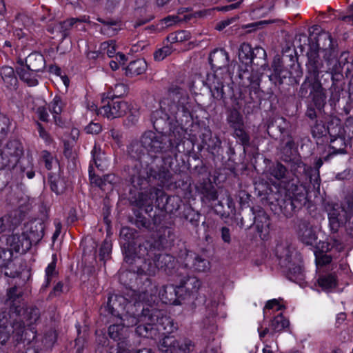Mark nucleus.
I'll return each mask as SVG.
<instances>
[{"mask_svg":"<svg viewBox=\"0 0 353 353\" xmlns=\"http://www.w3.org/2000/svg\"><path fill=\"white\" fill-rule=\"evenodd\" d=\"M124 253L125 261L129 263H134L137 267V272L139 274H154L157 269L168 267L173 259L169 254H157L154 248L148 241L140 245L134 254L132 253L130 245H128Z\"/></svg>","mask_w":353,"mask_h":353,"instance_id":"f257e3e1","label":"nucleus"},{"mask_svg":"<svg viewBox=\"0 0 353 353\" xmlns=\"http://www.w3.org/2000/svg\"><path fill=\"white\" fill-rule=\"evenodd\" d=\"M144 287L137 294L139 302L151 305L159 301L165 304L178 305L179 294H176L177 288L173 285L162 286L159 290L149 279L144 283Z\"/></svg>","mask_w":353,"mask_h":353,"instance_id":"f03ea898","label":"nucleus"},{"mask_svg":"<svg viewBox=\"0 0 353 353\" xmlns=\"http://www.w3.org/2000/svg\"><path fill=\"white\" fill-rule=\"evenodd\" d=\"M210 63L214 70V80L212 88L223 94V79L228 75L227 66L229 62L228 54L223 49L215 50L210 55Z\"/></svg>","mask_w":353,"mask_h":353,"instance_id":"7ed1b4c3","label":"nucleus"},{"mask_svg":"<svg viewBox=\"0 0 353 353\" xmlns=\"http://www.w3.org/2000/svg\"><path fill=\"white\" fill-rule=\"evenodd\" d=\"M327 132L331 137V148L334 153L335 154H344L345 153L346 139H350L353 137V119H348L343 129L338 121L335 125L332 123L328 125Z\"/></svg>","mask_w":353,"mask_h":353,"instance_id":"20e7f679","label":"nucleus"},{"mask_svg":"<svg viewBox=\"0 0 353 353\" xmlns=\"http://www.w3.org/2000/svg\"><path fill=\"white\" fill-rule=\"evenodd\" d=\"M158 347L164 353H186L193 350L194 344L189 339H178L168 335L160 340Z\"/></svg>","mask_w":353,"mask_h":353,"instance_id":"39448f33","label":"nucleus"},{"mask_svg":"<svg viewBox=\"0 0 353 353\" xmlns=\"http://www.w3.org/2000/svg\"><path fill=\"white\" fill-rule=\"evenodd\" d=\"M265 51L261 47H256L254 49L249 43H243L241 45L239 58L242 64L241 70L243 72L252 70V62L255 56L259 55L262 58L265 57Z\"/></svg>","mask_w":353,"mask_h":353,"instance_id":"423d86ee","label":"nucleus"},{"mask_svg":"<svg viewBox=\"0 0 353 353\" xmlns=\"http://www.w3.org/2000/svg\"><path fill=\"white\" fill-rule=\"evenodd\" d=\"M123 300L122 297L115 295H111L108 297L106 305L104 307L105 310L108 311L111 315L117 318V321H123L121 324L123 327H131L137 324L139 320L137 316H132L128 314H124L123 316H119V310L117 307V303H120Z\"/></svg>","mask_w":353,"mask_h":353,"instance_id":"0eeeda50","label":"nucleus"},{"mask_svg":"<svg viewBox=\"0 0 353 353\" xmlns=\"http://www.w3.org/2000/svg\"><path fill=\"white\" fill-rule=\"evenodd\" d=\"M7 244L10 251L17 253H26L30 248V239L26 236V233L14 232L7 239Z\"/></svg>","mask_w":353,"mask_h":353,"instance_id":"6e6552de","label":"nucleus"},{"mask_svg":"<svg viewBox=\"0 0 353 353\" xmlns=\"http://www.w3.org/2000/svg\"><path fill=\"white\" fill-rule=\"evenodd\" d=\"M127 109V103L123 101H114L113 98L110 100L107 105H103L99 110V114L109 119L123 116Z\"/></svg>","mask_w":353,"mask_h":353,"instance_id":"1a4fd4ad","label":"nucleus"},{"mask_svg":"<svg viewBox=\"0 0 353 353\" xmlns=\"http://www.w3.org/2000/svg\"><path fill=\"white\" fill-rule=\"evenodd\" d=\"M201 285V283L196 277L188 276L182 280L176 286V294H179V297L196 294Z\"/></svg>","mask_w":353,"mask_h":353,"instance_id":"9d476101","label":"nucleus"},{"mask_svg":"<svg viewBox=\"0 0 353 353\" xmlns=\"http://www.w3.org/2000/svg\"><path fill=\"white\" fill-rule=\"evenodd\" d=\"M302 87H309L310 88V94L312 96L313 101L316 105L321 106L323 104L325 95L323 92L321 82L316 78L305 81Z\"/></svg>","mask_w":353,"mask_h":353,"instance_id":"9b49d317","label":"nucleus"},{"mask_svg":"<svg viewBox=\"0 0 353 353\" xmlns=\"http://www.w3.org/2000/svg\"><path fill=\"white\" fill-rule=\"evenodd\" d=\"M298 236L300 241L306 245H313L317 239L312 225L305 221L301 222L298 226Z\"/></svg>","mask_w":353,"mask_h":353,"instance_id":"f8f14e48","label":"nucleus"},{"mask_svg":"<svg viewBox=\"0 0 353 353\" xmlns=\"http://www.w3.org/2000/svg\"><path fill=\"white\" fill-rule=\"evenodd\" d=\"M22 150L20 144L15 141H10L2 152L3 157L8 159L10 163L15 164L21 155Z\"/></svg>","mask_w":353,"mask_h":353,"instance_id":"ddd939ff","label":"nucleus"},{"mask_svg":"<svg viewBox=\"0 0 353 353\" xmlns=\"http://www.w3.org/2000/svg\"><path fill=\"white\" fill-rule=\"evenodd\" d=\"M157 323L154 324L157 336L158 334L165 335L176 330V326L169 316H163L157 318Z\"/></svg>","mask_w":353,"mask_h":353,"instance_id":"4468645a","label":"nucleus"},{"mask_svg":"<svg viewBox=\"0 0 353 353\" xmlns=\"http://www.w3.org/2000/svg\"><path fill=\"white\" fill-rule=\"evenodd\" d=\"M44 226L41 223H32L29 226H26L23 232L30 239V247L32 243H37L43 236Z\"/></svg>","mask_w":353,"mask_h":353,"instance_id":"2eb2a0df","label":"nucleus"},{"mask_svg":"<svg viewBox=\"0 0 353 353\" xmlns=\"http://www.w3.org/2000/svg\"><path fill=\"white\" fill-rule=\"evenodd\" d=\"M24 66L31 71L39 72L45 67L44 58L39 53H32L26 57Z\"/></svg>","mask_w":353,"mask_h":353,"instance_id":"dca6fc26","label":"nucleus"},{"mask_svg":"<svg viewBox=\"0 0 353 353\" xmlns=\"http://www.w3.org/2000/svg\"><path fill=\"white\" fill-rule=\"evenodd\" d=\"M17 72L20 79L26 82L30 86H34L38 83L37 72L31 71L26 68L24 65L21 64L17 68Z\"/></svg>","mask_w":353,"mask_h":353,"instance_id":"f3484780","label":"nucleus"},{"mask_svg":"<svg viewBox=\"0 0 353 353\" xmlns=\"http://www.w3.org/2000/svg\"><path fill=\"white\" fill-rule=\"evenodd\" d=\"M289 325V321L285 319L284 316L280 314L275 316L270 324V329L272 332L269 333L268 338L271 339L272 342H275L273 332H278L282 331L283 329Z\"/></svg>","mask_w":353,"mask_h":353,"instance_id":"a211bd4d","label":"nucleus"},{"mask_svg":"<svg viewBox=\"0 0 353 353\" xmlns=\"http://www.w3.org/2000/svg\"><path fill=\"white\" fill-rule=\"evenodd\" d=\"M147 63L143 59L131 61L126 68V74L130 76L139 75L145 72Z\"/></svg>","mask_w":353,"mask_h":353,"instance_id":"6ab92c4d","label":"nucleus"},{"mask_svg":"<svg viewBox=\"0 0 353 353\" xmlns=\"http://www.w3.org/2000/svg\"><path fill=\"white\" fill-rule=\"evenodd\" d=\"M0 74L3 83L8 88H14L17 82V79L14 75V72L12 68L9 66L2 67Z\"/></svg>","mask_w":353,"mask_h":353,"instance_id":"aec40b11","label":"nucleus"},{"mask_svg":"<svg viewBox=\"0 0 353 353\" xmlns=\"http://www.w3.org/2000/svg\"><path fill=\"white\" fill-rule=\"evenodd\" d=\"M318 285L323 290H331L337 285L336 278L334 275L329 274L321 275L319 277Z\"/></svg>","mask_w":353,"mask_h":353,"instance_id":"412c9836","label":"nucleus"},{"mask_svg":"<svg viewBox=\"0 0 353 353\" xmlns=\"http://www.w3.org/2000/svg\"><path fill=\"white\" fill-rule=\"evenodd\" d=\"M85 19H75L71 18L63 22H60L55 25L54 28L52 29V32H59L62 33L63 37H66L67 32L68 30L71 29V28L77 22V21H85Z\"/></svg>","mask_w":353,"mask_h":353,"instance_id":"4be33fe9","label":"nucleus"},{"mask_svg":"<svg viewBox=\"0 0 353 353\" xmlns=\"http://www.w3.org/2000/svg\"><path fill=\"white\" fill-rule=\"evenodd\" d=\"M126 329L121 323H118L117 320L116 323L110 325L108 329V334L115 341H120L125 336Z\"/></svg>","mask_w":353,"mask_h":353,"instance_id":"5701e85b","label":"nucleus"},{"mask_svg":"<svg viewBox=\"0 0 353 353\" xmlns=\"http://www.w3.org/2000/svg\"><path fill=\"white\" fill-rule=\"evenodd\" d=\"M136 332L143 337L154 338L157 336L154 324H140L137 327Z\"/></svg>","mask_w":353,"mask_h":353,"instance_id":"b1692460","label":"nucleus"},{"mask_svg":"<svg viewBox=\"0 0 353 353\" xmlns=\"http://www.w3.org/2000/svg\"><path fill=\"white\" fill-rule=\"evenodd\" d=\"M142 142L146 148L154 152H159L163 148L161 142L156 139L152 134H150V136L143 137Z\"/></svg>","mask_w":353,"mask_h":353,"instance_id":"393cba45","label":"nucleus"},{"mask_svg":"<svg viewBox=\"0 0 353 353\" xmlns=\"http://www.w3.org/2000/svg\"><path fill=\"white\" fill-rule=\"evenodd\" d=\"M227 121L231 128L244 126L243 117L236 109L231 110L227 117Z\"/></svg>","mask_w":353,"mask_h":353,"instance_id":"a878e982","label":"nucleus"},{"mask_svg":"<svg viewBox=\"0 0 353 353\" xmlns=\"http://www.w3.org/2000/svg\"><path fill=\"white\" fill-rule=\"evenodd\" d=\"M328 217L331 228L334 230H337L340 224L344 221L342 216L334 208L329 212Z\"/></svg>","mask_w":353,"mask_h":353,"instance_id":"bb28decb","label":"nucleus"},{"mask_svg":"<svg viewBox=\"0 0 353 353\" xmlns=\"http://www.w3.org/2000/svg\"><path fill=\"white\" fill-rule=\"evenodd\" d=\"M92 153L96 166L101 170H103V168L106 166V158L104 154L101 152V149L97 145L94 147Z\"/></svg>","mask_w":353,"mask_h":353,"instance_id":"cd10ccee","label":"nucleus"},{"mask_svg":"<svg viewBox=\"0 0 353 353\" xmlns=\"http://www.w3.org/2000/svg\"><path fill=\"white\" fill-rule=\"evenodd\" d=\"M100 51L106 54L109 57H113L116 54V45L112 40L103 42L100 46Z\"/></svg>","mask_w":353,"mask_h":353,"instance_id":"c85d7f7f","label":"nucleus"},{"mask_svg":"<svg viewBox=\"0 0 353 353\" xmlns=\"http://www.w3.org/2000/svg\"><path fill=\"white\" fill-rule=\"evenodd\" d=\"M127 92V87L121 83L114 84V87L111 88V92L108 94L109 98H119L124 95Z\"/></svg>","mask_w":353,"mask_h":353,"instance_id":"c756f323","label":"nucleus"},{"mask_svg":"<svg viewBox=\"0 0 353 353\" xmlns=\"http://www.w3.org/2000/svg\"><path fill=\"white\" fill-rule=\"evenodd\" d=\"M276 256L284 261H288L291 256L290 248L286 244L277 245L275 249Z\"/></svg>","mask_w":353,"mask_h":353,"instance_id":"7c9ffc66","label":"nucleus"},{"mask_svg":"<svg viewBox=\"0 0 353 353\" xmlns=\"http://www.w3.org/2000/svg\"><path fill=\"white\" fill-rule=\"evenodd\" d=\"M193 265L198 272H207L210 268V261L198 256L194 258Z\"/></svg>","mask_w":353,"mask_h":353,"instance_id":"2f4dec72","label":"nucleus"},{"mask_svg":"<svg viewBox=\"0 0 353 353\" xmlns=\"http://www.w3.org/2000/svg\"><path fill=\"white\" fill-rule=\"evenodd\" d=\"M283 300L279 299H273L267 301L264 308H263V314L266 313L268 310H274L279 311L283 309H285V305L282 303Z\"/></svg>","mask_w":353,"mask_h":353,"instance_id":"473e14b6","label":"nucleus"},{"mask_svg":"<svg viewBox=\"0 0 353 353\" xmlns=\"http://www.w3.org/2000/svg\"><path fill=\"white\" fill-rule=\"evenodd\" d=\"M234 136L238 138L243 145H248L250 138L247 132L244 130V126H239L232 128Z\"/></svg>","mask_w":353,"mask_h":353,"instance_id":"72a5a7b5","label":"nucleus"},{"mask_svg":"<svg viewBox=\"0 0 353 353\" xmlns=\"http://www.w3.org/2000/svg\"><path fill=\"white\" fill-rule=\"evenodd\" d=\"M63 108V103L59 97H55L49 105L50 111L54 114V117L56 119V116L59 115Z\"/></svg>","mask_w":353,"mask_h":353,"instance_id":"f704fd0d","label":"nucleus"},{"mask_svg":"<svg viewBox=\"0 0 353 353\" xmlns=\"http://www.w3.org/2000/svg\"><path fill=\"white\" fill-rule=\"evenodd\" d=\"M168 101L169 99H165L162 100L160 103L161 108L167 113L175 114L177 112V110H179V107L175 103V102L167 107L166 105H168Z\"/></svg>","mask_w":353,"mask_h":353,"instance_id":"c9c22d12","label":"nucleus"},{"mask_svg":"<svg viewBox=\"0 0 353 353\" xmlns=\"http://www.w3.org/2000/svg\"><path fill=\"white\" fill-rule=\"evenodd\" d=\"M172 53V49L170 46H164L157 50L154 54V58L156 61H160Z\"/></svg>","mask_w":353,"mask_h":353,"instance_id":"e433bc0d","label":"nucleus"},{"mask_svg":"<svg viewBox=\"0 0 353 353\" xmlns=\"http://www.w3.org/2000/svg\"><path fill=\"white\" fill-rule=\"evenodd\" d=\"M285 172V168L281 163H276L271 170V174L277 179H283Z\"/></svg>","mask_w":353,"mask_h":353,"instance_id":"4c0bfd02","label":"nucleus"},{"mask_svg":"<svg viewBox=\"0 0 353 353\" xmlns=\"http://www.w3.org/2000/svg\"><path fill=\"white\" fill-rule=\"evenodd\" d=\"M269 333V330L268 328L264 329L263 331L259 332V336L261 340L263 341V343L265 344V347L263 350V353H274L273 351L271 350V345L270 344L271 339H270V341L265 339V336L267 334Z\"/></svg>","mask_w":353,"mask_h":353,"instance_id":"58836bf2","label":"nucleus"},{"mask_svg":"<svg viewBox=\"0 0 353 353\" xmlns=\"http://www.w3.org/2000/svg\"><path fill=\"white\" fill-rule=\"evenodd\" d=\"M332 256L327 254H316V262L319 266H323L329 264L332 261Z\"/></svg>","mask_w":353,"mask_h":353,"instance_id":"ea45409f","label":"nucleus"},{"mask_svg":"<svg viewBox=\"0 0 353 353\" xmlns=\"http://www.w3.org/2000/svg\"><path fill=\"white\" fill-rule=\"evenodd\" d=\"M55 268H56V256L53 255V261L48 265L46 269V276L47 282L48 283L51 279V277L55 274Z\"/></svg>","mask_w":353,"mask_h":353,"instance_id":"a19ab883","label":"nucleus"},{"mask_svg":"<svg viewBox=\"0 0 353 353\" xmlns=\"http://www.w3.org/2000/svg\"><path fill=\"white\" fill-rule=\"evenodd\" d=\"M10 336V330H7V325L3 322L0 323V344H4Z\"/></svg>","mask_w":353,"mask_h":353,"instance_id":"79ce46f5","label":"nucleus"},{"mask_svg":"<svg viewBox=\"0 0 353 353\" xmlns=\"http://www.w3.org/2000/svg\"><path fill=\"white\" fill-rule=\"evenodd\" d=\"M188 37V35L185 31H180L176 32L175 34H172L169 36V39H170L172 42H180Z\"/></svg>","mask_w":353,"mask_h":353,"instance_id":"37998d69","label":"nucleus"},{"mask_svg":"<svg viewBox=\"0 0 353 353\" xmlns=\"http://www.w3.org/2000/svg\"><path fill=\"white\" fill-rule=\"evenodd\" d=\"M85 130L88 134H98L101 130V126L97 123H90L85 127Z\"/></svg>","mask_w":353,"mask_h":353,"instance_id":"c03bdc74","label":"nucleus"},{"mask_svg":"<svg viewBox=\"0 0 353 353\" xmlns=\"http://www.w3.org/2000/svg\"><path fill=\"white\" fill-rule=\"evenodd\" d=\"M42 157L45 162L46 168L48 170H51L52 163L53 162V157H52V155L47 151H43Z\"/></svg>","mask_w":353,"mask_h":353,"instance_id":"a18cd8bd","label":"nucleus"},{"mask_svg":"<svg viewBox=\"0 0 353 353\" xmlns=\"http://www.w3.org/2000/svg\"><path fill=\"white\" fill-rule=\"evenodd\" d=\"M39 310L37 309H32L30 311V317L28 318V325H31L37 322V321L39 319Z\"/></svg>","mask_w":353,"mask_h":353,"instance_id":"49530a36","label":"nucleus"},{"mask_svg":"<svg viewBox=\"0 0 353 353\" xmlns=\"http://www.w3.org/2000/svg\"><path fill=\"white\" fill-rule=\"evenodd\" d=\"M38 125V130L39 133V136L46 142V143H50L51 139L49 135V134L45 131L41 125V124L37 123Z\"/></svg>","mask_w":353,"mask_h":353,"instance_id":"de8ad7c7","label":"nucleus"},{"mask_svg":"<svg viewBox=\"0 0 353 353\" xmlns=\"http://www.w3.org/2000/svg\"><path fill=\"white\" fill-rule=\"evenodd\" d=\"M144 196H145V195L143 194H141V201L142 202V205H150V203L152 202V201L154 198L153 193L151 192L146 194L145 197H144Z\"/></svg>","mask_w":353,"mask_h":353,"instance_id":"09e8293b","label":"nucleus"},{"mask_svg":"<svg viewBox=\"0 0 353 353\" xmlns=\"http://www.w3.org/2000/svg\"><path fill=\"white\" fill-rule=\"evenodd\" d=\"M37 114L39 115V119L41 121H48L49 115L44 107H39L37 109Z\"/></svg>","mask_w":353,"mask_h":353,"instance_id":"8fccbe9b","label":"nucleus"},{"mask_svg":"<svg viewBox=\"0 0 353 353\" xmlns=\"http://www.w3.org/2000/svg\"><path fill=\"white\" fill-rule=\"evenodd\" d=\"M138 119H139L138 111H134L133 112H131L127 118L128 124H130V125L135 124L138 121Z\"/></svg>","mask_w":353,"mask_h":353,"instance_id":"3c124183","label":"nucleus"},{"mask_svg":"<svg viewBox=\"0 0 353 353\" xmlns=\"http://www.w3.org/2000/svg\"><path fill=\"white\" fill-rule=\"evenodd\" d=\"M221 237L224 242L230 243V230L228 228L223 227L221 229Z\"/></svg>","mask_w":353,"mask_h":353,"instance_id":"603ef678","label":"nucleus"},{"mask_svg":"<svg viewBox=\"0 0 353 353\" xmlns=\"http://www.w3.org/2000/svg\"><path fill=\"white\" fill-rule=\"evenodd\" d=\"M270 21L263 20L257 21L255 23H250L248 26L249 28H254V29H260L263 27L264 25L269 24Z\"/></svg>","mask_w":353,"mask_h":353,"instance_id":"864d4df0","label":"nucleus"},{"mask_svg":"<svg viewBox=\"0 0 353 353\" xmlns=\"http://www.w3.org/2000/svg\"><path fill=\"white\" fill-rule=\"evenodd\" d=\"M110 252V245L107 243V242H105L101 249H100V255L104 258L105 254H108Z\"/></svg>","mask_w":353,"mask_h":353,"instance_id":"5fc2aeb1","label":"nucleus"},{"mask_svg":"<svg viewBox=\"0 0 353 353\" xmlns=\"http://www.w3.org/2000/svg\"><path fill=\"white\" fill-rule=\"evenodd\" d=\"M324 131L325 128L323 125L318 123L312 128V133L314 136L322 134Z\"/></svg>","mask_w":353,"mask_h":353,"instance_id":"6e6d98bb","label":"nucleus"},{"mask_svg":"<svg viewBox=\"0 0 353 353\" xmlns=\"http://www.w3.org/2000/svg\"><path fill=\"white\" fill-rule=\"evenodd\" d=\"M232 19H226V20H224V21H220L217 25H216V28L218 30H222L223 29H224L225 27H227L228 26H229L231 22H232Z\"/></svg>","mask_w":353,"mask_h":353,"instance_id":"4d7b16f0","label":"nucleus"},{"mask_svg":"<svg viewBox=\"0 0 353 353\" xmlns=\"http://www.w3.org/2000/svg\"><path fill=\"white\" fill-rule=\"evenodd\" d=\"M8 219L6 217L0 218V234L3 232L8 226Z\"/></svg>","mask_w":353,"mask_h":353,"instance_id":"13d9d810","label":"nucleus"},{"mask_svg":"<svg viewBox=\"0 0 353 353\" xmlns=\"http://www.w3.org/2000/svg\"><path fill=\"white\" fill-rule=\"evenodd\" d=\"M76 346H77V353H82L83 347H84V341L83 339H77L76 340Z\"/></svg>","mask_w":353,"mask_h":353,"instance_id":"bf43d9fd","label":"nucleus"},{"mask_svg":"<svg viewBox=\"0 0 353 353\" xmlns=\"http://www.w3.org/2000/svg\"><path fill=\"white\" fill-rule=\"evenodd\" d=\"M103 32L108 35H112L114 34V30L111 26H106L103 28Z\"/></svg>","mask_w":353,"mask_h":353,"instance_id":"052dcab7","label":"nucleus"},{"mask_svg":"<svg viewBox=\"0 0 353 353\" xmlns=\"http://www.w3.org/2000/svg\"><path fill=\"white\" fill-rule=\"evenodd\" d=\"M6 12V7L3 0H0V16H3Z\"/></svg>","mask_w":353,"mask_h":353,"instance_id":"680f3d73","label":"nucleus"},{"mask_svg":"<svg viewBox=\"0 0 353 353\" xmlns=\"http://www.w3.org/2000/svg\"><path fill=\"white\" fill-rule=\"evenodd\" d=\"M110 136L114 139L116 140L117 141H119V139H120V134L119 132L114 130H110Z\"/></svg>","mask_w":353,"mask_h":353,"instance_id":"e2e57ef3","label":"nucleus"},{"mask_svg":"<svg viewBox=\"0 0 353 353\" xmlns=\"http://www.w3.org/2000/svg\"><path fill=\"white\" fill-rule=\"evenodd\" d=\"M110 66L111 67V68L113 70H116L119 68V64L117 61H111L110 62Z\"/></svg>","mask_w":353,"mask_h":353,"instance_id":"0e129e2a","label":"nucleus"},{"mask_svg":"<svg viewBox=\"0 0 353 353\" xmlns=\"http://www.w3.org/2000/svg\"><path fill=\"white\" fill-rule=\"evenodd\" d=\"M118 57L119 58V61L122 62V63H125V57L123 54L118 53L116 56V59L118 60Z\"/></svg>","mask_w":353,"mask_h":353,"instance_id":"69168bd1","label":"nucleus"},{"mask_svg":"<svg viewBox=\"0 0 353 353\" xmlns=\"http://www.w3.org/2000/svg\"><path fill=\"white\" fill-rule=\"evenodd\" d=\"M26 176L28 179H32L34 176V172L33 170H29L26 172Z\"/></svg>","mask_w":353,"mask_h":353,"instance_id":"338daca9","label":"nucleus"},{"mask_svg":"<svg viewBox=\"0 0 353 353\" xmlns=\"http://www.w3.org/2000/svg\"><path fill=\"white\" fill-rule=\"evenodd\" d=\"M323 160L321 159H317V161H316V168L317 169H319L323 165Z\"/></svg>","mask_w":353,"mask_h":353,"instance_id":"774afa93","label":"nucleus"}]
</instances>
